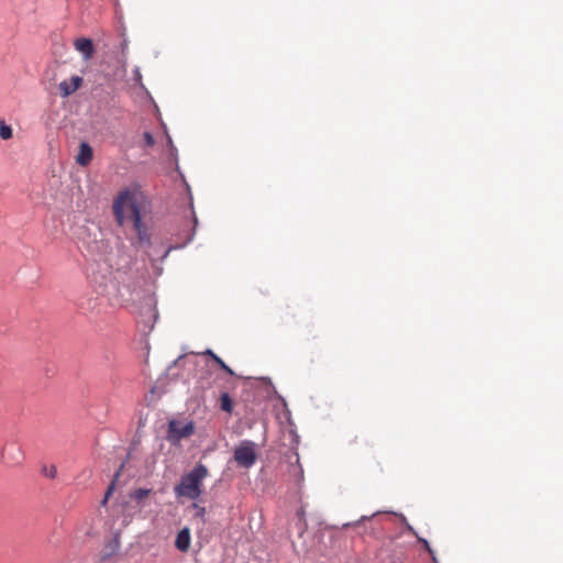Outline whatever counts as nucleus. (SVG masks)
<instances>
[{"instance_id": "nucleus-1", "label": "nucleus", "mask_w": 563, "mask_h": 563, "mask_svg": "<svg viewBox=\"0 0 563 563\" xmlns=\"http://www.w3.org/2000/svg\"><path fill=\"white\" fill-rule=\"evenodd\" d=\"M112 209L119 225L132 221L139 241L150 244L151 234L143 221L150 213V201L142 190L136 187L122 190L114 199Z\"/></svg>"}, {"instance_id": "nucleus-2", "label": "nucleus", "mask_w": 563, "mask_h": 563, "mask_svg": "<svg viewBox=\"0 0 563 563\" xmlns=\"http://www.w3.org/2000/svg\"><path fill=\"white\" fill-rule=\"evenodd\" d=\"M209 476V470L206 465L198 463L187 474L180 477L178 484L174 487L177 497H186L190 500L198 499L203 493V481Z\"/></svg>"}, {"instance_id": "nucleus-3", "label": "nucleus", "mask_w": 563, "mask_h": 563, "mask_svg": "<svg viewBox=\"0 0 563 563\" xmlns=\"http://www.w3.org/2000/svg\"><path fill=\"white\" fill-rule=\"evenodd\" d=\"M234 461L244 468H250L256 462L255 443L243 441L234 450Z\"/></svg>"}, {"instance_id": "nucleus-4", "label": "nucleus", "mask_w": 563, "mask_h": 563, "mask_svg": "<svg viewBox=\"0 0 563 563\" xmlns=\"http://www.w3.org/2000/svg\"><path fill=\"white\" fill-rule=\"evenodd\" d=\"M195 432V423L192 421L181 422L179 420H172L168 423L167 439L170 442H178L181 439H187Z\"/></svg>"}, {"instance_id": "nucleus-5", "label": "nucleus", "mask_w": 563, "mask_h": 563, "mask_svg": "<svg viewBox=\"0 0 563 563\" xmlns=\"http://www.w3.org/2000/svg\"><path fill=\"white\" fill-rule=\"evenodd\" d=\"M2 457L9 464L18 465L23 460V453L21 449L15 444L5 445L2 451Z\"/></svg>"}, {"instance_id": "nucleus-6", "label": "nucleus", "mask_w": 563, "mask_h": 563, "mask_svg": "<svg viewBox=\"0 0 563 563\" xmlns=\"http://www.w3.org/2000/svg\"><path fill=\"white\" fill-rule=\"evenodd\" d=\"M74 46H75L76 51H78L82 55L85 60H89L92 58L93 53H95V47H93V43L90 38L79 37V38L75 40Z\"/></svg>"}, {"instance_id": "nucleus-7", "label": "nucleus", "mask_w": 563, "mask_h": 563, "mask_svg": "<svg viewBox=\"0 0 563 563\" xmlns=\"http://www.w3.org/2000/svg\"><path fill=\"white\" fill-rule=\"evenodd\" d=\"M82 78L80 76H71L70 80H64L59 84L58 88L63 97H68L80 88Z\"/></svg>"}, {"instance_id": "nucleus-8", "label": "nucleus", "mask_w": 563, "mask_h": 563, "mask_svg": "<svg viewBox=\"0 0 563 563\" xmlns=\"http://www.w3.org/2000/svg\"><path fill=\"white\" fill-rule=\"evenodd\" d=\"M93 157V152L88 143H81L79 146V153L76 157V162L80 166H87L90 164Z\"/></svg>"}, {"instance_id": "nucleus-9", "label": "nucleus", "mask_w": 563, "mask_h": 563, "mask_svg": "<svg viewBox=\"0 0 563 563\" xmlns=\"http://www.w3.org/2000/svg\"><path fill=\"white\" fill-rule=\"evenodd\" d=\"M190 531L188 528L181 529L176 537L175 547L181 551L187 552L190 547Z\"/></svg>"}, {"instance_id": "nucleus-10", "label": "nucleus", "mask_w": 563, "mask_h": 563, "mask_svg": "<svg viewBox=\"0 0 563 563\" xmlns=\"http://www.w3.org/2000/svg\"><path fill=\"white\" fill-rule=\"evenodd\" d=\"M289 474L292 476L294 482L297 486H300L303 482V468L299 463V457L297 456L296 463L289 465Z\"/></svg>"}, {"instance_id": "nucleus-11", "label": "nucleus", "mask_w": 563, "mask_h": 563, "mask_svg": "<svg viewBox=\"0 0 563 563\" xmlns=\"http://www.w3.org/2000/svg\"><path fill=\"white\" fill-rule=\"evenodd\" d=\"M205 355H208L211 357L224 372H227L229 375L234 376V372L232 368H230L217 354H214L211 350H207Z\"/></svg>"}, {"instance_id": "nucleus-12", "label": "nucleus", "mask_w": 563, "mask_h": 563, "mask_svg": "<svg viewBox=\"0 0 563 563\" xmlns=\"http://www.w3.org/2000/svg\"><path fill=\"white\" fill-rule=\"evenodd\" d=\"M220 407L223 411L231 413L233 410V400L228 393L220 395Z\"/></svg>"}, {"instance_id": "nucleus-13", "label": "nucleus", "mask_w": 563, "mask_h": 563, "mask_svg": "<svg viewBox=\"0 0 563 563\" xmlns=\"http://www.w3.org/2000/svg\"><path fill=\"white\" fill-rule=\"evenodd\" d=\"M122 468H123V464L120 466L119 471H118V472L115 473V475H114L113 481H112V482H111V484L109 485V487H108V489H107V492H106L104 498H103V500H102V505H106V504H107V501H108V499H109V497L112 495V493H113V490H114L115 482H117V479L119 478V476H120V473H121Z\"/></svg>"}, {"instance_id": "nucleus-14", "label": "nucleus", "mask_w": 563, "mask_h": 563, "mask_svg": "<svg viewBox=\"0 0 563 563\" xmlns=\"http://www.w3.org/2000/svg\"><path fill=\"white\" fill-rule=\"evenodd\" d=\"M151 494V489L137 488L130 494V497L136 501H141Z\"/></svg>"}, {"instance_id": "nucleus-15", "label": "nucleus", "mask_w": 563, "mask_h": 563, "mask_svg": "<svg viewBox=\"0 0 563 563\" xmlns=\"http://www.w3.org/2000/svg\"><path fill=\"white\" fill-rule=\"evenodd\" d=\"M0 137L2 140H9L12 137V128L7 125L4 122L0 123Z\"/></svg>"}, {"instance_id": "nucleus-16", "label": "nucleus", "mask_w": 563, "mask_h": 563, "mask_svg": "<svg viewBox=\"0 0 563 563\" xmlns=\"http://www.w3.org/2000/svg\"><path fill=\"white\" fill-rule=\"evenodd\" d=\"M43 473L45 476L49 477V478H54L56 476V467L54 465H51V466H45L43 468Z\"/></svg>"}, {"instance_id": "nucleus-17", "label": "nucleus", "mask_w": 563, "mask_h": 563, "mask_svg": "<svg viewBox=\"0 0 563 563\" xmlns=\"http://www.w3.org/2000/svg\"><path fill=\"white\" fill-rule=\"evenodd\" d=\"M143 139H144V142H145V145L146 146H153L155 144V140L153 137V135L150 133V132H145L143 134Z\"/></svg>"}, {"instance_id": "nucleus-18", "label": "nucleus", "mask_w": 563, "mask_h": 563, "mask_svg": "<svg viewBox=\"0 0 563 563\" xmlns=\"http://www.w3.org/2000/svg\"><path fill=\"white\" fill-rule=\"evenodd\" d=\"M422 542H423L424 549H426V550H427V551L432 555V559H433V561L435 562V558H434V555H433V551H432V549L430 548V545H429L428 541H427V540H422Z\"/></svg>"}, {"instance_id": "nucleus-19", "label": "nucleus", "mask_w": 563, "mask_h": 563, "mask_svg": "<svg viewBox=\"0 0 563 563\" xmlns=\"http://www.w3.org/2000/svg\"><path fill=\"white\" fill-rule=\"evenodd\" d=\"M194 506H195V508H197V515H198V516H200V517H202V516L205 515V512H206L205 507H199V506H198V505H196V504H195Z\"/></svg>"}]
</instances>
